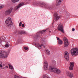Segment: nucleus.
<instances>
[{
	"mask_svg": "<svg viewBox=\"0 0 78 78\" xmlns=\"http://www.w3.org/2000/svg\"><path fill=\"white\" fill-rule=\"evenodd\" d=\"M9 55V51H0V58H6Z\"/></svg>",
	"mask_w": 78,
	"mask_h": 78,
	"instance_id": "obj_1",
	"label": "nucleus"
},
{
	"mask_svg": "<svg viewBox=\"0 0 78 78\" xmlns=\"http://www.w3.org/2000/svg\"><path fill=\"white\" fill-rule=\"evenodd\" d=\"M5 23L7 25V27H9L10 28V27H12V22L11 20V18H9L6 20Z\"/></svg>",
	"mask_w": 78,
	"mask_h": 78,
	"instance_id": "obj_2",
	"label": "nucleus"
},
{
	"mask_svg": "<svg viewBox=\"0 0 78 78\" xmlns=\"http://www.w3.org/2000/svg\"><path fill=\"white\" fill-rule=\"evenodd\" d=\"M48 29H45L44 30H43L41 31H40L39 32H37L36 35H35L36 37H35V38L37 39V38H38V37H40L42 34H43L44 33H45L46 31H48Z\"/></svg>",
	"mask_w": 78,
	"mask_h": 78,
	"instance_id": "obj_3",
	"label": "nucleus"
},
{
	"mask_svg": "<svg viewBox=\"0 0 78 78\" xmlns=\"http://www.w3.org/2000/svg\"><path fill=\"white\" fill-rule=\"evenodd\" d=\"M70 53L73 56V55H75V56H77V55H78V48H74L71 49L70 50ZM75 53L76 54H75Z\"/></svg>",
	"mask_w": 78,
	"mask_h": 78,
	"instance_id": "obj_4",
	"label": "nucleus"
},
{
	"mask_svg": "<svg viewBox=\"0 0 78 78\" xmlns=\"http://www.w3.org/2000/svg\"><path fill=\"white\" fill-rule=\"evenodd\" d=\"M57 29L59 31H60L62 32L63 33H64V30H63L64 29V27L63 26V25L61 24V23H60L58 25Z\"/></svg>",
	"mask_w": 78,
	"mask_h": 78,
	"instance_id": "obj_5",
	"label": "nucleus"
},
{
	"mask_svg": "<svg viewBox=\"0 0 78 78\" xmlns=\"http://www.w3.org/2000/svg\"><path fill=\"white\" fill-rule=\"evenodd\" d=\"M63 41L64 42V47H67L69 45V41H68V40L66 38V37H65L63 38Z\"/></svg>",
	"mask_w": 78,
	"mask_h": 78,
	"instance_id": "obj_6",
	"label": "nucleus"
},
{
	"mask_svg": "<svg viewBox=\"0 0 78 78\" xmlns=\"http://www.w3.org/2000/svg\"><path fill=\"white\" fill-rule=\"evenodd\" d=\"M64 56L67 61L69 60V53L67 52H65L64 53Z\"/></svg>",
	"mask_w": 78,
	"mask_h": 78,
	"instance_id": "obj_7",
	"label": "nucleus"
},
{
	"mask_svg": "<svg viewBox=\"0 0 78 78\" xmlns=\"http://www.w3.org/2000/svg\"><path fill=\"white\" fill-rule=\"evenodd\" d=\"M66 74L67 76L69 77V78H73V73L70 72L68 71L66 72Z\"/></svg>",
	"mask_w": 78,
	"mask_h": 78,
	"instance_id": "obj_8",
	"label": "nucleus"
},
{
	"mask_svg": "<svg viewBox=\"0 0 78 78\" xmlns=\"http://www.w3.org/2000/svg\"><path fill=\"white\" fill-rule=\"evenodd\" d=\"M23 5H25L24 3L23 2H21L18 5L15 7V10H17V9H19V8L22 6H23Z\"/></svg>",
	"mask_w": 78,
	"mask_h": 78,
	"instance_id": "obj_9",
	"label": "nucleus"
},
{
	"mask_svg": "<svg viewBox=\"0 0 78 78\" xmlns=\"http://www.w3.org/2000/svg\"><path fill=\"white\" fill-rule=\"evenodd\" d=\"M40 5V6H43V7H45V8H48V9H52V8L50 7L47 5H46V4H45L44 3H42Z\"/></svg>",
	"mask_w": 78,
	"mask_h": 78,
	"instance_id": "obj_10",
	"label": "nucleus"
},
{
	"mask_svg": "<svg viewBox=\"0 0 78 78\" xmlns=\"http://www.w3.org/2000/svg\"><path fill=\"white\" fill-rule=\"evenodd\" d=\"M58 15L56 14H54V20L53 21V23H54V22L55 21H56V20H58V19H59V17L58 16Z\"/></svg>",
	"mask_w": 78,
	"mask_h": 78,
	"instance_id": "obj_11",
	"label": "nucleus"
},
{
	"mask_svg": "<svg viewBox=\"0 0 78 78\" xmlns=\"http://www.w3.org/2000/svg\"><path fill=\"white\" fill-rule=\"evenodd\" d=\"M70 66L69 67V69L70 70H73V67L74 66V62H70Z\"/></svg>",
	"mask_w": 78,
	"mask_h": 78,
	"instance_id": "obj_12",
	"label": "nucleus"
},
{
	"mask_svg": "<svg viewBox=\"0 0 78 78\" xmlns=\"http://www.w3.org/2000/svg\"><path fill=\"white\" fill-rule=\"evenodd\" d=\"M12 8H11L9 9L8 10L5 11V15H9L11 12H12Z\"/></svg>",
	"mask_w": 78,
	"mask_h": 78,
	"instance_id": "obj_13",
	"label": "nucleus"
},
{
	"mask_svg": "<svg viewBox=\"0 0 78 78\" xmlns=\"http://www.w3.org/2000/svg\"><path fill=\"white\" fill-rule=\"evenodd\" d=\"M53 72L57 73V74H59L61 73V70L57 68H55L54 69Z\"/></svg>",
	"mask_w": 78,
	"mask_h": 78,
	"instance_id": "obj_14",
	"label": "nucleus"
},
{
	"mask_svg": "<svg viewBox=\"0 0 78 78\" xmlns=\"http://www.w3.org/2000/svg\"><path fill=\"white\" fill-rule=\"evenodd\" d=\"M44 68L45 70H47V69H48V62H47V61L44 62Z\"/></svg>",
	"mask_w": 78,
	"mask_h": 78,
	"instance_id": "obj_15",
	"label": "nucleus"
},
{
	"mask_svg": "<svg viewBox=\"0 0 78 78\" xmlns=\"http://www.w3.org/2000/svg\"><path fill=\"white\" fill-rule=\"evenodd\" d=\"M54 69H55V68H54V67H53L52 66H50L49 68V70L50 72H53Z\"/></svg>",
	"mask_w": 78,
	"mask_h": 78,
	"instance_id": "obj_16",
	"label": "nucleus"
},
{
	"mask_svg": "<svg viewBox=\"0 0 78 78\" xmlns=\"http://www.w3.org/2000/svg\"><path fill=\"white\" fill-rule=\"evenodd\" d=\"M52 65L53 67H55L56 65V62L55 60L53 61L52 62Z\"/></svg>",
	"mask_w": 78,
	"mask_h": 78,
	"instance_id": "obj_17",
	"label": "nucleus"
},
{
	"mask_svg": "<svg viewBox=\"0 0 78 78\" xmlns=\"http://www.w3.org/2000/svg\"><path fill=\"white\" fill-rule=\"evenodd\" d=\"M32 4L34 5H39V3H37L36 1H34L32 2Z\"/></svg>",
	"mask_w": 78,
	"mask_h": 78,
	"instance_id": "obj_18",
	"label": "nucleus"
},
{
	"mask_svg": "<svg viewBox=\"0 0 78 78\" xmlns=\"http://www.w3.org/2000/svg\"><path fill=\"white\" fill-rule=\"evenodd\" d=\"M5 39H6V38L5 37H1L0 38V41L2 42V41H5Z\"/></svg>",
	"mask_w": 78,
	"mask_h": 78,
	"instance_id": "obj_19",
	"label": "nucleus"
},
{
	"mask_svg": "<svg viewBox=\"0 0 78 78\" xmlns=\"http://www.w3.org/2000/svg\"><path fill=\"white\" fill-rule=\"evenodd\" d=\"M4 66V64L2 62H0V69H3V67Z\"/></svg>",
	"mask_w": 78,
	"mask_h": 78,
	"instance_id": "obj_20",
	"label": "nucleus"
},
{
	"mask_svg": "<svg viewBox=\"0 0 78 78\" xmlns=\"http://www.w3.org/2000/svg\"><path fill=\"white\" fill-rule=\"evenodd\" d=\"M45 53L47 55H50V51H48V50L47 49L45 50Z\"/></svg>",
	"mask_w": 78,
	"mask_h": 78,
	"instance_id": "obj_21",
	"label": "nucleus"
},
{
	"mask_svg": "<svg viewBox=\"0 0 78 78\" xmlns=\"http://www.w3.org/2000/svg\"><path fill=\"white\" fill-rule=\"evenodd\" d=\"M43 78H50V77L48 76L47 75L45 74H44L43 75Z\"/></svg>",
	"mask_w": 78,
	"mask_h": 78,
	"instance_id": "obj_22",
	"label": "nucleus"
},
{
	"mask_svg": "<svg viewBox=\"0 0 78 78\" xmlns=\"http://www.w3.org/2000/svg\"><path fill=\"white\" fill-rule=\"evenodd\" d=\"M8 65L9 66V69H13V67H12V66L11 64H8Z\"/></svg>",
	"mask_w": 78,
	"mask_h": 78,
	"instance_id": "obj_23",
	"label": "nucleus"
},
{
	"mask_svg": "<svg viewBox=\"0 0 78 78\" xmlns=\"http://www.w3.org/2000/svg\"><path fill=\"white\" fill-rule=\"evenodd\" d=\"M61 2H59V1H57L56 3V6L60 5H61Z\"/></svg>",
	"mask_w": 78,
	"mask_h": 78,
	"instance_id": "obj_24",
	"label": "nucleus"
},
{
	"mask_svg": "<svg viewBox=\"0 0 78 78\" xmlns=\"http://www.w3.org/2000/svg\"><path fill=\"white\" fill-rule=\"evenodd\" d=\"M58 44L60 45H61V44H62L63 42L62 41V40H59L58 41Z\"/></svg>",
	"mask_w": 78,
	"mask_h": 78,
	"instance_id": "obj_25",
	"label": "nucleus"
},
{
	"mask_svg": "<svg viewBox=\"0 0 78 78\" xmlns=\"http://www.w3.org/2000/svg\"><path fill=\"white\" fill-rule=\"evenodd\" d=\"M39 47H40V48H45V46H44V44H41V45H40Z\"/></svg>",
	"mask_w": 78,
	"mask_h": 78,
	"instance_id": "obj_26",
	"label": "nucleus"
},
{
	"mask_svg": "<svg viewBox=\"0 0 78 78\" xmlns=\"http://www.w3.org/2000/svg\"><path fill=\"white\" fill-rule=\"evenodd\" d=\"M20 34H25V32L23 31H19Z\"/></svg>",
	"mask_w": 78,
	"mask_h": 78,
	"instance_id": "obj_27",
	"label": "nucleus"
},
{
	"mask_svg": "<svg viewBox=\"0 0 78 78\" xmlns=\"http://www.w3.org/2000/svg\"><path fill=\"white\" fill-rule=\"evenodd\" d=\"M12 2L13 3H16V2H19V0H11Z\"/></svg>",
	"mask_w": 78,
	"mask_h": 78,
	"instance_id": "obj_28",
	"label": "nucleus"
},
{
	"mask_svg": "<svg viewBox=\"0 0 78 78\" xmlns=\"http://www.w3.org/2000/svg\"><path fill=\"white\" fill-rule=\"evenodd\" d=\"M14 78H20V77H19V76H17V75L14 76Z\"/></svg>",
	"mask_w": 78,
	"mask_h": 78,
	"instance_id": "obj_29",
	"label": "nucleus"
},
{
	"mask_svg": "<svg viewBox=\"0 0 78 78\" xmlns=\"http://www.w3.org/2000/svg\"><path fill=\"white\" fill-rule=\"evenodd\" d=\"M15 34H20V32H19V31L17 30L15 32Z\"/></svg>",
	"mask_w": 78,
	"mask_h": 78,
	"instance_id": "obj_30",
	"label": "nucleus"
},
{
	"mask_svg": "<svg viewBox=\"0 0 78 78\" xmlns=\"http://www.w3.org/2000/svg\"><path fill=\"white\" fill-rule=\"evenodd\" d=\"M4 6V5H0V9H2Z\"/></svg>",
	"mask_w": 78,
	"mask_h": 78,
	"instance_id": "obj_31",
	"label": "nucleus"
},
{
	"mask_svg": "<svg viewBox=\"0 0 78 78\" xmlns=\"http://www.w3.org/2000/svg\"><path fill=\"white\" fill-rule=\"evenodd\" d=\"M8 46H9V44H6L5 45V47H8Z\"/></svg>",
	"mask_w": 78,
	"mask_h": 78,
	"instance_id": "obj_32",
	"label": "nucleus"
},
{
	"mask_svg": "<svg viewBox=\"0 0 78 78\" xmlns=\"http://www.w3.org/2000/svg\"><path fill=\"white\" fill-rule=\"evenodd\" d=\"M22 22L20 23H19V27H21V26H22Z\"/></svg>",
	"mask_w": 78,
	"mask_h": 78,
	"instance_id": "obj_33",
	"label": "nucleus"
},
{
	"mask_svg": "<svg viewBox=\"0 0 78 78\" xmlns=\"http://www.w3.org/2000/svg\"><path fill=\"white\" fill-rule=\"evenodd\" d=\"M57 1L59 2H60L61 3L62 2V0H57Z\"/></svg>",
	"mask_w": 78,
	"mask_h": 78,
	"instance_id": "obj_34",
	"label": "nucleus"
},
{
	"mask_svg": "<svg viewBox=\"0 0 78 78\" xmlns=\"http://www.w3.org/2000/svg\"><path fill=\"white\" fill-rule=\"evenodd\" d=\"M24 49L25 50H28V48L27 47H24Z\"/></svg>",
	"mask_w": 78,
	"mask_h": 78,
	"instance_id": "obj_35",
	"label": "nucleus"
},
{
	"mask_svg": "<svg viewBox=\"0 0 78 78\" xmlns=\"http://www.w3.org/2000/svg\"><path fill=\"white\" fill-rule=\"evenodd\" d=\"M22 27H25V25H24V24H22L21 25Z\"/></svg>",
	"mask_w": 78,
	"mask_h": 78,
	"instance_id": "obj_36",
	"label": "nucleus"
},
{
	"mask_svg": "<svg viewBox=\"0 0 78 78\" xmlns=\"http://www.w3.org/2000/svg\"><path fill=\"white\" fill-rule=\"evenodd\" d=\"M57 38V40H58V41H59V40H60V39H59V38L58 37H56Z\"/></svg>",
	"mask_w": 78,
	"mask_h": 78,
	"instance_id": "obj_37",
	"label": "nucleus"
},
{
	"mask_svg": "<svg viewBox=\"0 0 78 78\" xmlns=\"http://www.w3.org/2000/svg\"><path fill=\"white\" fill-rule=\"evenodd\" d=\"M72 31H75V29L74 28H73L72 29Z\"/></svg>",
	"mask_w": 78,
	"mask_h": 78,
	"instance_id": "obj_38",
	"label": "nucleus"
},
{
	"mask_svg": "<svg viewBox=\"0 0 78 78\" xmlns=\"http://www.w3.org/2000/svg\"><path fill=\"white\" fill-rule=\"evenodd\" d=\"M6 67H7V68H8V66H7Z\"/></svg>",
	"mask_w": 78,
	"mask_h": 78,
	"instance_id": "obj_39",
	"label": "nucleus"
}]
</instances>
